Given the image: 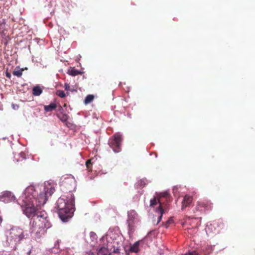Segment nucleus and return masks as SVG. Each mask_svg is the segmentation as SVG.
Listing matches in <instances>:
<instances>
[{
	"instance_id": "26",
	"label": "nucleus",
	"mask_w": 255,
	"mask_h": 255,
	"mask_svg": "<svg viewBox=\"0 0 255 255\" xmlns=\"http://www.w3.org/2000/svg\"><path fill=\"white\" fill-rule=\"evenodd\" d=\"M1 222H2V218H1V217L0 216V224H1Z\"/></svg>"
},
{
	"instance_id": "3",
	"label": "nucleus",
	"mask_w": 255,
	"mask_h": 255,
	"mask_svg": "<svg viewBox=\"0 0 255 255\" xmlns=\"http://www.w3.org/2000/svg\"><path fill=\"white\" fill-rule=\"evenodd\" d=\"M26 231L19 227H14L11 229L9 236L7 237L6 245L13 249H15L16 245L24 239L28 237Z\"/></svg>"
},
{
	"instance_id": "23",
	"label": "nucleus",
	"mask_w": 255,
	"mask_h": 255,
	"mask_svg": "<svg viewBox=\"0 0 255 255\" xmlns=\"http://www.w3.org/2000/svg\"><path fill=\"white\" fill-rule=\"evenodd\" d=\"M91 164V160H89L87 161V162H86V166H87V167L88 169H89L90 166Z\"/></svg>"
},
{
	"instance_id": "7",
	"label": "nucleus",
	"mask_w": 255,
	"mask_h": 255,
	"mask_svg": "<svg viewBox=\"0 0 255 255\" xmlns=\"http://www.w3.org/2000/svg\"><path fill=\"white\" fill-rule=\"evenodd\" d=\"M15 199L14 196L10 192H4L0 196V201L4 203H8Z\"/></svg>"
},
{
	"instance_id": "15",
	"label": "nucleus",
	"mask_w": 255,
	"mask_h": 255,
	"mask_svg": "<svg viewBox=\"0 0 255 255\" xmlns=\"http://www.w3.org/2000/svg\"><path fill=\"white\" fill-rule=\"evenodd\" d=\"M23 69L18 68L13 72V74L17 77H20L22 74Z\"/></svg>"
},
{
	"instance_id": "16",
	"label": "nucleus",
	"mask_w": 255,
	"mask_h": 255,
	"mask_svg": "<svg viewBox=\"0 0 255 255\" xmlns=\"http://www.w3.org/2000/svg\"><path fill=\"white\" fill-rule=\"evenodd\" d=\"M90 237L92 242L96 241L97 239V236L96 233L93 232H91L90 233Z\"/></svg>"
},
{
	"instance_id": "14",
	"label": "nucleus",
	"mask_w": 255,
	"mask_h": 255,
	"mask_svg": "<svg viewBox=\"0 0 255 255\" xmlns=\"http://www.w3.org/2000/svg\"><path fill=\"white\" fill-rule=\"evenodd\" d=\"M94 96L93 95H88L86 96L84 100V103L88 104L90 103L94 100Z\"/></svg>"
},
{
	"instance_id": "21",
	"label": "nucleus",
	"mask_w": 255,
	"mask_h": 255,
	"mask_svg": "<svg viewBox=\"0 0 255 255\" xmlns=\"http://www.w3.org/2000/svg\"><path fill=\"white\" fill-rule=\"evenodd\" d=\"M119 248H117L116 249H114V253L113 254V255H119L118 253H119Z\"/></svg>"
},
{
	"instance_id": "13",
	"label": "nucleus",
	"mask_w": 255,
	"mask_h": 255,
	"mask_svg": "<svg viewBox=\"0 0 255 255\" xmlns=\"http://www.w3.org/2000/svg\"><path fill=\"white\" fill-rule=\"evenodd\" d=\"M32 91H33V92H32L33 95L34 96H39L42 93V89L39 86L34 87L33 88Z\"/></svg>"
},
{
	"instance_id": "6",
	"label": "nucleus",
	"mask_w": 255,
	"mask_h": 255,
	"mask_svg": "<svg viewBox=\"0 0 255 255\" xmlns=\"http://www.w3.org/2000/svg\"><path fill=\"white\" fill-rule=\"evenodd\" d=\"M122 135L120 133H117L109 141V144L113 148L115 152H119L121 150V142Z\"/></svg>"
},
{
	"instance_id": "2",
	"label": "nucleus",
	"mask_w": 255,
	"mask_h": 255,
	"mask_svg": "<svg viewBox=\"0 0 255 255\" xmlns=\"http://www.w3.org/2000/svg\"><path fill=\"white\" fill-rule=\"evenodd\" d=\"M75 180L73 177L65 179L63 181V186L67 187L69 190L68 196H61L57 201L55 206L59 217L63 222H67L73 216L74 197L71 191L75 189Z\"/></svg>"
},
{
	"instance_id": "5",
	"label": "nucleus",
	"mask_w": 255,
	"mask_h": 255,
	"mask_svg": "<svg viewBox=\"0 0 255 255\" xmlns=\"http://www.w3.org/2000/svg\"><path fill=\"white\" fill-rule=\"evenodd\" d=\"M139 222V219L136 212L134 210H130L128 212V231L132 233L134 231V225Z\"/></svg>"
},
{
	"instance_id": "24",
	"label": "nucleus",
	"mask_w": 255,
	"mask_h": 255,
	"mask_svg": "<svg viewBox=\"0 0 255 255\" xmlns=\"http://www.w3.org/2000/svg\"><path fill=\"white\" fill-rule=\"evenodd\" d=\"M172 222V220H169L168 221H167L166 224H165V226H166V227L167 228V224H170L171 223V222Z\"/></svg>"
},
{
	"instance_id": "10",
	"label": "nucleus",
	"mask_w": 255,
	"mask_h": 255,
	"mask_svg": "<svg viewBox=\"0 0 255 255\" xmlns=\"http://www.w3.org/2000/svg\"><path fill=\"white\" fill-rule=\"evenodd\" d=\"M139 242L137 241L135 242L133 245L130 246L129 252L130 253H137L139 252Z\"/></svg>"
},
{
	"instance_id": "22",
	"label": "nucleus",
	"mask_w": 255,
	"mask_h": 255,
	"mask_svg": "<svg viewBox=\"0 0 255 255\" xmlns=\"http://www.w3.org/2000/svg\"><path fill=\"white\" fill-rule=\"evenodd\" d=\"M67 117L66 115H63L62 118H60V120L63 122L66 121L67 120Z\"/></svg>"
},
{
	"instance_id": "28",
	"label": "nucleus",
	"mask_w": 255,
	"mask_h": 255,
	"mask_svg": "<svg viewBox=\"0 0 255 255\" xmlns=\"http://www.w3.org/2000/svg\"><path fill=\"white\" fill-rule=\"evenodd\" d=\"M2 24H0V27H1V26H2Z\"/></svg>"
},
{
	"instance_id": "8",
	"label": "nucleus",
	"mask_w": 255,
	"mask_h": 255,
	"mask_svg": "<svg viewBox=\"0 0 255 255\" xmlns=\"http://www.w3.org/2000/svg\"><path fill=\"white\" fill-rule=\"evenodd\" d=\"M109 246L107 248L103 247L101 248L98 252V255H113V253H111L109 249Z\"/></svg>"
},
{
	"instance_id": "11",
	"label": "nucleus",
	"mask_w": 255,
	"mask_h": 255,
	"mask_svg": "<svg viewBox=\"0 0 255 255\" xmlns=\"http://www.w3.org/2000/svg\"><path fill=\"white\" fill-rule=\"evenodd\" d=\"M67 73L71 76H75L78 75H81L83 73L74 68H72L68 70Z\"/></svg>"
},
{
	"instance_id": "25",
	"label": "nucleus",
	"mask_w": 255,
	"mask_h": 255,
	"mask_svg": "<svg viewBox=\"0 0 255 255\" xmlns=\"http://www.w3.org/2000/svg\"><path fill=\"white\" fill-rule=\"evenodd\" d=\"M6 76H7V77H8V78H10V74L9 73H7L6 74Z\"/></svg>"
},
{
	"instance_id": "1",
	"label": "nucleus",
	"mask_w": 255,
	"mask_h": 255,
	"mask_svg": "<svg viewBox=\"0 0 255 255\" xmlns=\"http://www.w3.org/2000/svg\"><path fill=\"white\" fill-rule=\"evenodd\" d=\"M54 191V184L47 181L40 185L27 187L19 197V204L23 214L29 218L33 217L30 224V232L35 239L41 238L52 227L47 213L37 211V207L44 205Z\"/></svg>"
},
{
	"instance_id": "18",
	"label": "nucleus",
	"mask_w": 255,
	"mask_h": 255,
	"mask_svg": "<svg viewBox=\"0 0 255 255\" xmlns=\"http://www.w3.org/2000/svg\"><path fill=\"white\" fill-rule=\"evenodd\" d=\"M138 185L140 187H143L146 184V180L144 179H141L137 182Z\"/></svg>"
},
{
	"instance_id": "4",
	"label": "nucleus",
	"mask_w": 255,
	"mask_h": 255,
	"mask_svg": "<svg viewBox=\"0 0 255 255\" xmlns=\"http://www.w3.org/2000/svg\"><path fill=\"white\" fill-rule=\"evenodd\" d=\"M151 208H152L155 212L158 214L157 221L156 225L158 224L161 221L163 214L164 212V210L162 208L161 204L158 198L153 197L150 200V205Z\"/></svg>"
},
{
	"instance_id": "12",
	"label": "nucleus",
	"mask_w": 255,
	"mask_h": 255,
	"mask_svg": "<svg viewBox=\"0 0 255 255\" xmlns=\"http://www.w3.org/2000/svg\"><path fill=\"white\" fill-rule=\"evenodd\" d=\"M56 108V104L55 103H51L50 105L44 106V110L48 112H51Z\"/></svg>"
},
{
	"instance_id": "27",
	"label": "nucleus",
	"mask_w": 255,
	"mask_h": 255,
	"mask_svg": "<svg viewBox=\"0 0 255 255\" xmlns=\"http://www.w3.org/2000/svg\"><path fill=\"white\" fill-rule=\"evenodd\" d=\"M2 21H3L2 23H4V20L3 19Z\"/></svg>"
},
{
	"instance_id": "9",
	"label": "nucleus",
	"mask_w": 255,
	"mask_h": 255,
	"mask_svg": "<svg viewBox=\"0 0 255 255\" xmlns=\"http://www.w3.org/2000/svg\"><path fill=\"white\" fill-rule=\"evenodd\" d=\"M192 201V197L189 195H185L184 200L182 201V209H183L184 208L186 207L188 205H189Z\"/></svg>"
},
{
	"instance_id": "20",
	"label": "nucleus",
	"mask_w": 255,
	"mask_h": 255,
	"mask_svg": "<svg viewBox=\"0 0 255 255\" xmlns=\"http://www.w3.org/2000/svg\"><path fill=\"white\" fill-rule=\"evenodd\" d=\"M64 88H65V90L66 91H69L70 90L69 84L66 83L64 85Z\"/></svg>"
},
{
	"instance_id": "17",
	"label": "nucleus",
	"mask_w": 255,
	"mask_h": 255,
	"mask_svg": "<svg viewBox=\"0 0 255 255\" xmlns=\"http://www.w3.org/2000/svg\"><path fill=\"white\" fill-rule=\"evenodd\" d=\"M56 95L61 98H64L66 96L64 92L62 90L57 91Z\"/></svg>"
},
{
	"instance_id": "19",
	"label": "nucleus",
	"mask_w": 255,
	"mask_h": 255,
	"mask_svg": "<svg viewBox=\"0 0 255 255\" xmlns=\"http://www.w3.org/2000/svg\"><path fill=\"white\" fill-rule=\"evenodd\" d=\"M204 208V204L203 203H198V205L196 207V210H199L200 211H202L203 210V208Z\"/></svg>"
}]
</instances>
